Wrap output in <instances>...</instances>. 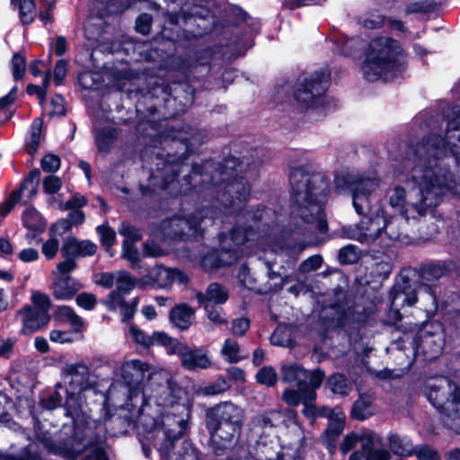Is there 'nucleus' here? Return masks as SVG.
Instances as JSON below:
<instances>
[{
    "label": "nucleus",
    "mask_w": 460,
    "mask_h": 460,
    "mask_svg": "<svg viewBox=\"0 0 460 460\" xmlns=\"http://www.w3.org/2000/svg\"><path fill=\"white\" fill-rule=\"evenodd\" d=\"M146 373L148 378L141 388L142 404L137 416L143 453L155 460L154 449L160 460H172L189 430L192 401L167 372L139 359L128 360L121 366V377L130 401L138 394Z\"/></svg>",
    "instance_id": "1"
},
{
    "label": "nucleus",
    "mask_w": 460,
    "mask_h": 460,
    "mask_svg": "<svg viewBox=\"0 0 460 460\" xmlns=\"http://www.w3.org/2000/svg\"><path fill=\"white\" fill-rule=\"evenodd\" d=\"M437 138L423 137L413 153L410 171L399 175L386 191L390 208L395 213L392 217L400 218L399 224L417 221L433 213L448 191L456 192V182L447 172L440 179L442 168L438 162L447 155L445 146L438 145Z\"/></svg>",
    "instance_id": "2"
},
{
    "label": "nucleus",
    "mask_w": 460,
    "mask_h": 460,
    "mask_svg": "<svg viewBox=\"0 0 460 460\" xmlns=\"http://www.w3.org/2000/svg\"><path fill=\"white\" fill-rule=\"evenodd\" d=\"M380 186L379 178L358 183L353 192V207L357 214L367 217L342 229L347 238L367 245L373 252H385L402 233L400 218L392 217L384 208L372 210L371 203Z\"/></svg>",
    "instance_id": "3"
},
{
    "label": "nucleus",
    "mask_w": 460,
    "mask_h": 460,
    "mask_svg": "<svg viewBox=\"0 0 460 460\" xmlns=\"http://www.w3.org/2000/svg\"><path fill=\"white\" fill-rule=\"evenodd\" d=\"M341 53L355 56L365 47V58L360 70L369 82L388 80L401 73L407 64V54L402 44L396 39L379 34L371 38L365 46L360 37L339 40Z\"/></svg>",
    "instance_id": "4"
},
{
    "label": "nucleus",
    "mask_w": 460,
    "mask_h": 460,
    "mask_svg": "<svg viewBox=\"0 0 460 460\" xmlns=\"http://www.w3.org/2000/svg\"><path fill=\"white\" fill-rule=\"evenodd\" d=\"M243 162H237L233 157L226 159L223 169L209 175L208 170L203 172L195 166L191 173L183 179L181 193L187 194L193 190L199 195H214L217 201L224 205L228 213L238 212L246 201L250 188L243 177L234 176L237 172H243Z\"/></svg>",
    "instance_id": "5"
},
{
    "label": "nucleus",
    "mask_w": 460,
    "mask_h": 460,
    "mask_svg": "<svg viewBox=\"0 0 460 460\" xmlns=\"http://www.w3.org/2000/svg\"><path fill=\"white\" fill-rule=\"evenodd\" d=\"M289 181L294 202L292 214L325 233L328 226L323 206L330 191L326 176L310 166H301L291 171Z\"/></svg>",
    "instance_id": "6"
},
{
    "label": "nucleus",
    "mask_w": 460,
    "mask_h": 460,
    "mask_svg": "<svg viewBox=\"0 0 460 460\" xmlns=\"http://www.w3.org/2000/svg\"><path fill=\"white\" fill-rule=\"evenodd\" d=\"M273 216L274 213L265 208H259L253 213L248 212L247 218L252 220V224L260 230V233L257 234L252 229L247 230L236 226L228 235L221 234L219 235L221 250L207 253L202 259V267L206 270H212L234 263L240 257L238 247L250 241H256L263 251H266V246H268L271 252H277V245L271 243L273 227L269 223Z\"/></svg>",
    "instance_id": "7"
},
{
    "label": "nucleus",
    "mask_w": 460,
    "mask_h": 460,
    "mask_svg": "<svg viewBox=\"0 0 460 460\" xmlns=\"http://www.w3.org/2000/svg\"><path fill=\"white\" fill-rule=\"evenodd\" d=\"M62 374L64 386L67 390L65 402L66 415L73 420L75 438L78 440H84L95 421L87 413V406L83 402V394L93 388V377L89 367L83 363L66 365Z\"/></svg>",
    "instance_id": "8"
},
{
    "label": "nucleus",
    "mask_w": 460,
    "mask_h": 460,
    "mask_svg": "<svg viewBox=\"0 0 460 460\" xmlns=\"http://www.w3.org/2000/svg\"><path fill=\"white\" fill-rule=\"evenodd\" d=\"M243 419V410L231 402H220L207 411V426L218 449L224 450L236 441Z\"/></svg>",
    "instance_id": "9"
},
{
    "label": "nucleus",
    "mask_w": 460,
    "mask_h": 460,
    "mask_svg": "<svg viewBox=\"0 0 460 460\" xmlns=\"http://www.w3.org/2000/svg\"><path fill=\"white\" fill-rule=\"evenodd\" d=\"M455 93L460 99V83L456 86ZM427 127L430 129V134L426 137L437 138L440 146H445L447 149V155L443 157V161L438 162V168L441 167L443 174L445 171L447 174L454 176L456 182V192L448 191L445 194L456 195L460 191V185L458 184L456 176L451 171L448 170L447 166L449 161L460 162V106L456 105L452 108L451 112L447 115V126L445 128V137L438 135L436 130L441 128V124H438V119H430L427 123ZM443 181L442 175H439Z\"/></svg>",
    "instance_id": "10"
},
{
    "label": "nucleus",
    "mask_w": 460,
    "mask_h": 460,
    "mask_svg": "<svg viewBox=\"0 0 460 460\" xmlns=\"http://www.w3.org/2000/svg\"><path fill=\"white\" fill-rule=\"evenodd\" d=\"M426 395L442 413L444 424L460 434V388L448 378L440 376L429 383Z\"/></svg>",
    "instance_id": "11"
},
{
    "label": "nucleus",
    "mask_w": 460,
    "mask_h": 460,
    "mask_svg": "<svg viewBox=\"0 0 460 460\" xmlns=\"http://www.w3.org/2000/svg\"><path fill=\"white\" fill-rule=\"evenodd\" d=\"M329 78V73L319 71L299 83L295 91V98L301 109L307 111L324 107Z\"/></svg>",
    "instance_id": "12"
},
{
    "label": "nucleus",
    "mask_w": 460,
    "mask_h": 460,
    "mask_svg": "<svg viewBox=\"0 0 460 460\" xmlns=\"http://www.w3.org/2000/svg\"><path fill=\"white\" fill-rule=\"evenodd\" d=\"M216 211L204 207L188 217H174L163 223L164 234L172 238L194 236L200 234L204 228L214 223Z\"/></svg>",
    "instance_id": "13"
},
{
    "label": "nucleus",
    "mask_w": 460,
    "mask_h": 460,
    "mask_svg": "<svg viewBox=\"0 0 460 460\" xmlns=\"http://www.w3.org/2000/svg\"><path fill=\"white\" fill-rule=\"evenodd\" d=\"M97 284L106 288L115 286V289L110 292L105 302L108 309H113L114 305L121 303L122 298L139 284V280L133 278L126 270H119L102 273Z\"/></svg>",
    "instance_id": "14"
},
{
    "label": "nucleus",
    "mask_w": 460,
    "mask_h": 460,
    "mask_svg": "<svg viewBox=\"0 0 460 460\" xmlns=\"http://www.w3.org/2000/svg\"><path fill=\"white\" fill-rule=\"evenodd\" d=\"M416 349L430 358H436L445 344L443 327L438 323H426L419 332L416 340Z\"/></svg>",
    "instance_id": "15"
},
{
    "label": "nucleus",
    "mask_w": 460,
    "mask_h": 460,
    "mask_svg": "<svg viewBox=\"0 0 460 460\" xmlns=\"http://www.w3.org/2000/svg\"><path fill=\"white\" fill-rule=\"evenodd\" d=\"M187 280L181 270L156 265L139 279V285L163 288L174 282L184 284Z\"/></svg>",
    "instance_id": "16"
},
{
    "label": "nucleus",
    "mask_w": 460,
    "mask_h": 460,
    "mask_svg": "<svg viewBox=\"0 0 460 460\" xmlns=\"http://www.w3.org/2000/svg\"><path fill=\"white\" fill-rule=\"evenodd\" d=\"M391 312L395 320H401L400 309L404 306H411L417 302V290L408 279L402 278V282H397L391 291Z\"/></svg>",
    "instance_id": "17"
},
{
    "label": "nucleus",
    "mask_w": 460,
    "mask_h": 460,
    "mask_svg": "<svg viewBox=\"0 0 460 460\" xmlns=\"http://www.w3.org/2000/svg\"><path fill=\"white\" fill-rule=\"evenodd\" d=\"M324 378V373L321 369H314L311 376V385L296 386L297 389H287L283 393V400L291 406L303 403L305 400H315L316 389L319 388Z\"/></svg>",
    "instance_id": "18"
},
{
    "label": "nucleus",
    "mask_w": 460,
    "mask_h": 460,
    "mask_svg": "<svg viewBox=\"0 0 460 460\" xmlns=\"http://www.w3.org/2000/svg\"><path fill=\"white\" fill-rule=\"evenodd\" d=\"M319 414L329 418L328 428L325 430L323 440L329 450L335 447V443L339 436L344 429L346 415L341 408H323Z\"/></svg>",
    "instance_id": "19"
},
{
    "label": "nucleus",
    "mask_w": 460,
    "mask_h": 460,
    "mask_svg": "<svg viewBox=\"0 0 460 460\" xmlns=\"http://www.w3.org/2000/svg\"><path fill=\"white\" fill-rule=\"evenodd\" d=\"M15 318L21 323L20 332L23 335H31L40 331L41 328L45 327L50 320V316H47L34 310L30 305H25L16 311Z\"/></svg>",
    "instance_id": "20"
},
{
    "label": "nucleus",
    "mask_w": 460,
    "mask_h": 460,
    "mask_svg": "<svg viewBox=\"0 0 460 460\" xmlns=\"http://www.w3.org/2000/svg\"><path fill=\"white\" fill-rule=\"evenodd\" d=\"M181 366L187 370L207 369L212 366V360L208 351L202 348H190L188 346Z\"/></svg>",
    "instance_id": "21"
},
{
    "label": "nucleus",
    "mask_w": 460,
    "mask_h": 460,
    "mask_svg": "<svg viewBox=\"0 0 460 460\" xmlns=\"http://www.w3.org/2000/svg\"><path fill=\"white\" fill-rule=\"evenodd\" d=\"M97 251V246L88 240L79 241L75 237L67 238L61 247L63 257H71L75 260L78 257H86L93 255Z\"/></svg>",
    "instance_id": "22"
},
{
    "label": "nucleus",
    "mask_w": 460,
    "mask_h": 460,
    "mask_svg": "<svg viewBox=\"0 0 460 460\" xmlns=\"http://www.w3.org/2000/svg\"><path fill=\"white\" fill-rule=\"evenodd\" d=\"M82 288L81 283L70 277H57L53 282V296L58 300H70Z\"/></svg>",
    "instance_id": "23"
},
{
    "label": "nucleus",
    "mask_w": 460,
    "mask_h": 460,
    "mask_svg": "<svg viewBox=\"0 0 460 460\" xmlns=\"http://www.w3.org/2000/svg\"><path fill=\"white\" fill-rule=\"evenodd\" d=\"M282 379L284 382L296 386L311 385L312 372L306 371L298 364H286L281 367Z\"/></svg>",
    "instance_id": "24"
},
{
    "label": "nucleus",
    "mask_w": 460,
    "mask_h": 460,
    "mask_svg": "<svg viewBox=\"0 0 460 460\" xmlns=\"http://www.w3.org/2000/svg\"><path fill=\"white\" fill-rule=\"evenodd\" d=\"M228 290L218 283H211L208 285L204 293H196V298L199 305H223L228 300Z\"/></svg>",
    "instance_id": "25"
},
{
    "label": "nucleus",
    "mask_w": 460,
    "mask_h": 460,
    "mask_svg": "<svg viewBox=\"0 0 460 460\" xmlns=\"http://www.w3.org/2000/svg\"><path fill=\"white\" fill-rule=\"evenodd\" d=\"M456 269V264L451 260L432 261L423 265L420 276L423 279L432 281L447 275Z\"/></svg>",
    "instance_id": "26"
},
{
    "label": "nucleus",
    "mask_w": 460,
    "mask_h": 460,
    "mask_svg": "<svg viewBox=\"0 0 460 460\" xmlns=\"http://www.w3.org/2000/svg\"><path fill=\"white\" fill-rule=\"evenodd\" d=\"M169 319L174 327L185 331L192 324L195 319V311L187 304H180L171 310Z\"/></svg>",
    "instance_id": "27"
},
{
    "label": "nucleus",
    "mask_w": 460,
    "mask_h": 460,
    "mask_svg": "<svg viewBox=\"0 0 460 460\" xmlns=\"http://www.w3.org/2000/svg\"><path fill=\"white\" fill-rule=\"evenodd\" d=\"M128 336L137 344L144 348L155 345L157 342H165L168 341V335L164 332H155L152 336L147 335L136 325H130Z\"/></svg>",
    "instance_id": "28"
},
{
    "label": "nucleus",
    "mask_w": 460,
    "mask_h": 460,
    "mask_svg": "<svg viewBox=\"0 0 460 460\" xmlns=\"http://www.w3.org/2000/svg\"><path fill=\"white\" fill-rule=\"evenodd\" d=\"M374 433H367L362 437V450L366 453L367 460H390L391 455L386 449H374L377 440Z\"/></svg>",
    "instance_id": "29"
},
{
    "label": "nucleus",
    "mask_w": 460,
    "mask_h": 460,
    "mask_svg": "<svg viewBox=\"0 0 460 460\" xmlns=\"http://www.w3.org/2000/svg\"><path fill=\"white\" fill-rule=\"evenodd\" d=\"M220 355L228 363H237L247 358V354L241 349L237 341L233 338H227L224 341Z\"/></svg>",
    "instance_id": "30"
},
{
    "label": "nucleus",
    "mask_w": 460,
    "mask_h": 460,
    "mask_svg": "<svg viewBox=\"0 0 460 460\" xmlns=\"http://www.w3.org/2000/svg\"><path fill=\"white\" fill-rule=\"evenodd\" d=\"M388 442L390 449L395 455L409 456L414 453V447L407 437L390 434L388 436Z\"/></svg>",
    "instance_id": "31"
},
{
    "label": "nucleus",
    "mask_w": 460,
    "mask_h": 460,
    "mask_svg": "<svg viewBox=\"0 0 460 460\" xmlns=\"http://www.w3.org/2000/svg\"><path fill=\"white\" fill-rule=\"evenodd\" d=\"M373 398L369 394H360L359 398L354 402L351 409V417L363 420L373 414L372 411Z\"/></svg>",
    "instance_id": "32"
},
{
    "label": "nucleus",
    "mask_w": 460,
    "mask_h": 460,
    "mask_svg": "<svg viewBox=\"0 0 460 460\" xmlns=\"http://www.w3.org/2000/svg\"><path fill=\"white\" fill-rule=\"evenodd\" d=\"M375 177H367V178H360L358 181L354 180V177L350 172L348 171H341L339 172L334 178V185L335 189L338 192L342 193L348 189H351L352 193L354 192L355 188L357 187L358 183L363 180L367 179H374Z\"/></svg>",
    "instance_id": "33"
},
{
    "label": "nucleus",
    "mask_w": 460,
    "mask_h": 460,
    "mask_svg": "<svg viewBox=\"0 0 460 460\" xmlns=\"http://www.w3.org/2000/svg\"><path fill=\"white\" fill-rule=\"evenodd\" d=\"M66 388L63 385L57 384L54 393L47 398L41 399L40 403L42 407L47 410H53L63 405L66 408Z\"/></svg>",
    "instance_id": "34"
},
{
    "label": "nucleus",
    "mask_w": 460,
    "mask_h": 460,
    "mask_svg": "<svg viewBox=\"0 0 460 460\" xmlns=\"http://www.w3.org/2000/svg\"><path fill=\"white\" fill-rule=\"evenodd\" d=\"M13 5H18L19 17L23 24L31 23L36 16L35 0H11Z\"/></svg>",
    "instance_id": "35"
},
{
    "label": "nucleus",
    "mask_w": 460,
    "mask_h": 460,
    "mask_svg": "<svg viewBox=\"0 0 460 460\" xmlns=\"http://www.w3.org/2000/svg\"><path fill=\"white\" fill-rule=\"evenodd\" d=\"M117 130L111 127H106L98 130L95 135V141L99 151L107 152L117 138Z\"/></svg>",
    "instance_id": "36"
},
{
    "label": "nucleus",
    "mask_w": 460,
    "mask_h": 460,
    "mask_svg": "<svg viewBox=\"0 0 460 460\" xmlns=\"http://www.w3.org/2000/svg\"><path fill=\"white\" fill-rule=\"evenodd\" d=\"M327 384L332 393L341 395H346L352 390V383L342 374H333Z\"/></svg>",
    "instance_id": "37"
},
{
    "label": "nucleus",
    "mask_w": 460,
    "mask_h": 460,
    "mask_svg": "<svg viewBox=\"0 0 460 460\" xmlns=\"http://www.w3.org/2000/svg\"><path fill=\"white\" fill-rule=\"evenodd\" d=\"M56 316L60 321H66L70 323L75 332L80 331L84 325V322L80 316H78L73 308L61 305L57 308Z\"/></svg>",
    "instance_id": "38"
},
{
    "label": "nucleus",
    "mask_w": 460,
    "mask_h": 460,
    "mask_svg": "<svg viewBox=\"0 0 460 460\" xmlns=\"http://www.w3.org/2000/svg\"><path fill=\"white\" fill-rule=\"evenodd\" d=\"M292 331L288 326H278L271 334L270 342L274 346L291 347L293 345Z\"/></svg>",
    "instance_id": "39"
},
{
    "label": "nucleus",
    "mask_w": 460,
    "mask_h": 460,
    "mask_svg": "<svg viewBox=\"0 0 460 460\" xmlns=\"http://www.w3.org/2000/svg\"><path fill=\"white\" fill-rule=\"evenodd\" d=\"M42 125L43 122L40 118L35 119L31 124L30 137L26 142L30 155H33L38 149L40 142Z\"/></svg>",
    "instance_id": "40"
},
{
    "label": "nucleus",
    "mask_w": 460,
    "mask_h": 460,
    "mask_svg": "<svg viewBox=\"0 0 460 460\" xmlns=\"http://www.w3.org/2000/svg\"><path fill=\"white\" fill-rule=\"evenodd\" d=\"M40 174V172L37 169L31 171L17 192L27 199L33 198L37 193L36 181H38Z\"/></svg>",
    "instance_id": "41"
},
{
    "label": "nucleus",
    "mask_w": 460,
    "mask_h": 460,
    "mask_svg": "<svg viewBox=\"0 0 460 460\" xmlns=\"http://www.w3.org/2000/svg\"><path fill=\"white\" fill-rule=\"evenodd\" d=\"M22 221L24 226L31 230H39L45 226L40 214L34 208H26L22 215Z\"/></svg>",
    "instance_id": "42"
},
{
    "label": "nucleus",
    "mask_w": 460,
    "mask_h": 460,
    "mask_svg": "<svg viewBox=\"0 0 460 460\" xmlns=\"http://www.w3.org/2000/svg\"><path fill=\"white\" fill-rule=\"evenodd\" d=\"M32 308L47 316H49L50 298L40 291H33L31 296Z\"/></svg>",
    "instance_id": "43"
},
{
    "label": "nucleus",
    "mask_w": 460,
    "mask_h": 460,
    "mask_svg": "<svg viewBox=\"0 0 460 460\" xmlns=\"http://www.w3.org/2000/svg\"><path fill=\"white\" fill-rule=\"evenodd\" d=\"M101 79L99 73L84 71L79 75L78 83L84 89H97L102 84Z\"/></svg>",
    "instance_id": "44"
},
{
    "label": "nucleus",
    "mask_w": 460,
    "mask_h": 460,
    "mask_svg": "<svg viewBox=\"0 0 460 460\" xmlns=\"http://www.w3.org/2000/svg\"><path fill=\"white\" fill-rule=\"evenodd\" d=\"M204 307L206 315L210 322L216 325H222L226 323V314L221 307L210 304L201 305Z\"/></svg>",
    "instance_id": "45"
},
{
    "label": "nucleus",
    "mask_w": 460,
    "mask_h": 460,
    "mask_svg": "<svg viewBox=\"0 0 460 460\" xmlns=\"http://www.w3.org/2000/svg\"><path fill=\"white\" fill-rule=\"evenodd\" d=\"M256 380L261 385L273 386L277 383L278 376L273 367L267 366L258 371Z\"/></svg>",
    "instance_id": "46"
},
{
    "label": "nucleus",
    "mask_w": 460,
    "mask_h": 460,
    "mask_svg": "<svg viewBox=\"0 0 460 460\" xmlns=\"http://www.w3.org/2000/svg\"><path fill=\"white\" fill-rule=\"evenodd\" d=\"M358 22L366 29L376 30L384 26L385 23V18L377 13H373L361 17L358 20Z\"/></svg>",
    "instance_id": "47"
},
{
    "label": "nucleus",
    "mask_w": 460,
    "mask_h": 460,
    "mask_svg": "<svg viewBox=\"0 0 460 460\" xmlns=\"http://www.w3.org/2000/svg\"><path fill=\"white\" fill-rule=\"evenodd\" d=\"M156 345H163L166 347L167 353L170 355H177L181 358V362L183 358V354H185L188 345L172 339L168 336V341L165 342H157Z\"/></svg>",
    "instance_id": "48"
},
{
    "label": "nucleus",
    "mask_w": 460,
    "mask_h": 460,
    "mask_svg": "<svg viewBox=\"0 0 460 460\" xmlns=\"http://www.w3.org/2000/svg\"><path fill=\"white\" fill-rule=\"evenodd\" d=\"M137 307V300L134 299L131 302H125V299L122 298L121 303L114 305L113 309H109L110 311L115 312L117 309H120V315L123 322L129 321L136 312Z\"/></svg>",
    "instance_id": "49"
},
{
    "label": "nucleus",
    "mask_w": 460,
    "mask_h": 460,
    "mask_svg": "<svg viewBox=\"0 0 460 460\" xmlns=\"http://www.w3.org/2000/svg\"><path fill=\"white\" fill-rule=\"evenodd\" d=\"M358 259L357 247L353 244H348L342 247L339 252V261L341 264H352Z\"/></svg>",
    "instance_id": "50"
},
{
    "label": "nucleus",
    "mask_w": 460,
    "mask_h": 460,
    "mask_svg": "<svg viewBox=\"0 0 460 460\" xmlns=\"http://www.w3.org/2000/svg\"><path fill=\"white\" fill-rule=\"evenodd\" d=\"M44 446L49 451L54 454L63 455L68 457H75L80 452L79 448H67L61 446H57L55 442L50 439H45Z\"/></svg>",
    "instance_id": "51"
},
{
    "label": "nucleus",
    "mask_w": 460,
    "mask_h": 460,
    "mask_svg": "<svg viewBox=\"0 0 460 460\" xmlns=\"http://www.w3.org/2000/svg\"><path fill=\"white\" fill-rule=\"evenodd\" d=\"M83 460H108L102 446L99 443L89 444L85 448Z\"/></svg>",
    "instance_id": "52"
},
{
    "label": "nucleus",
    "mask_w": 460,
    "mask_h": 460,
    "mask_svg": "<svg viewBox=\"0 0 460 460\" xmlns=\"http://www.w3.org/2000/svg\"><path fill=\"white\" fill-rule=\"evenodd\" d=\"M402 2L405 4L406 14L422 13L430 6L429 0H402Z\"/></svg>",
    "instance_id": "53"
},
{
    "label": "nucleus",
    "mask_w": 460,
    "mask_h": 460,
    "mask_svg": "<svg viewBox=\"0 0 460 460\" xmlns=\"http://www.w3.org/2000/svg\"><path fill=\"white\" fill-rule=\"evenodd\" d=\"M119 231V234L125 237L123 243L134 244V243L141 238L139 231L129 225L122 224Z\"/></svg>",
    "instance_id": "54"
},
{
    "label": "nucleus",
    "mask_w": 460,
    "mask_h": 460,
    "mask_svg": "<svg viewBox=\"0 0 460 460\" xmlns=\"http://www.w3.org/2000/svg\"><path fill=\"white\" fill-rule=\"evenodd\" d=\"M123 257L127 259L133 269L139 268V253L132 243H123Z\"/></svg>",
    "instance_id": "55"
},
{
    "label": "nucleus",
    "mask_w": 460,
    "mask_h": 460,
    "mask_svg": "<svg viewBox=\"0 0 460 460\" xmlns=\"http://www.w3.org/2000/svg\"><path fill=\"white\" fill-rule=\"evenodd\" d=\"M323 264V258L321 255L315 254L310 256L304 261L299 266V271L302 273H307L313 270H318Z\"/></svg>",
    "instance_id": "56"
},
{
    "label": "nucleus",
    "mask_w": 460,
    "mask_h": 460,
    "mask_svg": "<svg viewBox=\"0 0 460 460\" xmlns=\"http://www.w3.org/2000/svg\"><path fill=\"white\" fill-rule=\"evenodd\" d=\"M75 301L78 306L88 311L93 310L97 304L96 296L87 292L77 295Z\"/></svg>",
    "instance_id": "57"
},
{
    "label": "nucleus",
    "mask_w": 460,
    "mask_h": 460,
    "mask_svg": "<svg viewBox=\"0 0 460 460\" xmlns=\"http://www.w3.org/2000/svg\"><path fill=\"white\" fill-rule=\"evenodd\" d=\"M97 233L100 235L102 245L111 247L116 238V234L113 229L106 226H100L97 227Z\"/></svg>",
    "instance_id": "58"
},
{
    "label": "nucleus",
    "mask_w": 460,
    "mask_h": 460,
    "mask_svg": "<svg viewBox=\"0 0 460 460\" xmlns=\"http://www.w3.org/2000/svg\"><path fill=\"white\" fill-rule=\"evenodd\" d=\"M50 81V72H48L43 79L42 86H37L33 84H30L27 88V92L30 94L36 93L40 100V102H43L47 95V89L49 87Z\"/></svg>",
    "instance_id": "59"
},
{
    "label": "nucleus",
    "mask_w": 460,
    "mask_h": 460,
    "mask_svg": "<svg viewBox=\"0 0 460 460\" xmlns=\"http://www.w3.org/2000/svg\"><path fill=\"white\" fill-rule=\"evenodd\" d=\"M13 75L14 80L22 78L25 71V59L20 54H14L12 58Z\"/></svg>",
    "instance_id": "60"
},
{
    "label": "nucleus",
    "mask_w": 460,
    "mask_h": 460,
    "mask_svg": "<svg viewBox=\"0 0 460 460\" xmlns=\"http://www.w3.org/2000/svg\"><path fill=\"white\" fill-rule=\"evenodd\" d=\"M250 327L248 318L240 317L233 320L231 332L234 336H243Z\"/></svg>",
    "instance_id": "61"
},
{
    "label": "nucleus",
    "mask_w": 460,
    "mask_h": 460,
    "mask_svg": "<svg viewBox=\"0 0 460 460\" xmlns=\"http://www.w3.org/2000/svg\"><path fill=\"white\" fill-rule=\"evenodd\" d=\"M59 248L58 238L51 237L42 244V253L48 260H52Z\"/></svg>",
    "instance_id": "62"
},
{
    "label": "nucleus",
    "mask_w": 460,
    "mask_h": 460,
    "mask_svg": "<svg viewBox=\"0 0 460 460\" xmlns=\"http://www.w3.org/2000/svg\"><path fill=\"white\" fill-rule=\"evenodd\" d=\"M60 167V159L58 155L49 154L41 160V168L45 172H56Z\"/></svg>",
    "instance_id": "63"
},
{
    "label": "nucleus",
    "mask_w": 460,
    "mask_h": 460,
    "mask_svg": "<svg viewBox=\"0 0 460 460\" xmlns=\"http://www.w3.org/2000/svg\"><path fill=\"white\" fill-rule=\"evenodd\" d=\"M419 460H438V453L428 446L414 448V453Z\"/></svg>",
    "instance_id": "64"
}]
</instances>
